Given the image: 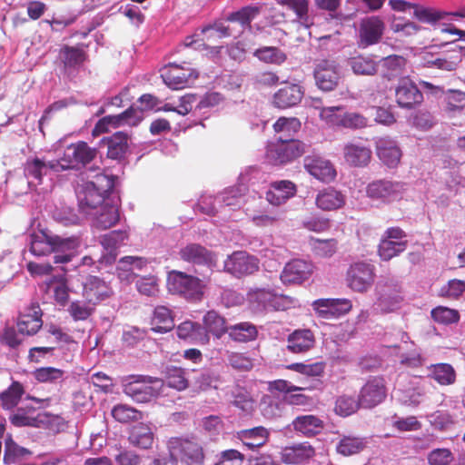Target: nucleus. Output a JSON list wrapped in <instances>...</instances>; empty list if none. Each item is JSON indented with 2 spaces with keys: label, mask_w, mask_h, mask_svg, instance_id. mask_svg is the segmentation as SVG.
Returning <instances> with one entry per match:
<instances>
[{
  "label": "nucleus",
  "mask_w": 465,
  "mask_h": 465,
  "mask_svg": "<svg viewBox=\"0 0 465 465\" xmlns=\"http://www.w3.org/2000/svg\"><path fill=\"white\" fill-rule=\"evenodd\" d=\"M54 233L40 230L30 235V252L35 256H45L53 252Z\"/></svg>",
  "instance_id": "obj_38"
},
{
  "label": "nucleus",
  "mask_w": 465,
  "mask_h": 465,
  "mask_svg": "<svg viewBox=\"0 0 465 465\" xmlns=\"http://www.w3.org/2000/svg\"><path fill=\"white\" fill-rule=\"evenodd\" d=\"M151 325L154 332L165 333L173 330L174 321L171 310L165 306L155 307Z\"/></svg>",
  "instance_id": "obj_41"
},
{
  "label": "nucleus",
  "mask_w": 465,
  "mask_h": 465,
  "mask_svg": "<svg viewBox=\"0 0 465 465\" xmlns=\"http://www.w3.org/2000/svg\"><path fill=\"white\" fill-rule=\"evenodd\" d=\"M94 178L83 181L75 188L79 208L86 215L104 205L105 197L114 187V176L97 173Z\"/></svg>",
  "instance_id": "obj_1"
},
{
  "label": "nucleus",
  "mask_w": 465,
  "mask_h": 465,
  "mask_svg": "<svg viewBox=\"0 0 465 465\" xmlns=\"http://www.w3.org/2000/svg\"><path fill=\"white\" fill-rule=\"evenodd\" d=\"M253 55L260 61L267 64H281L285 62L287 56L278 47L264 46L254 51Z\"/></svg>",
  "instance_id": "obj_58"
},
{
  "label": "nucleus",
  "mask_w": 465,
  "mask_h": 465,
  "mask_svg": "<svg viewBox=\"0 0 465 465\" xmlns=\"http://www.w3.org/2000/svg\"><path fill=\"white\" fill-rule=\"evenodd\" d=\"M307 145L299 141H279L271 145L266 153L268 161L272 164H285L302 156L306 152Z\"/></svg>",
  "instance_id": "obj_9"
},
{
  "label": "nucleus",
  "mask_w": 465,
  "mask_h": 465,
  "mask_svg": "<svg viewBox=\"0 0 465 465\" xmlns=\"http://www.w3.org/2000/svg\"><path fill=\"white\" fill-rule=\"evenodd\" d=\"M205 286L203 280L183 272L173 270L167 276L169 292L180 295L189 302L201 301Z\"/></svg>",
  "instance_id": "obj_5"
},
{
  "label": "nucleus",
  "mask_w": 465,
  "mask_h": 465,
  "mask_svg": "<svg viewBox=\"0 0 465 465\" xmlns=\"http://www.w3.org/2000/svg\"><path fill=\"white\" fill-rule=\"evenodd\" d=\"M176 333L180 339L200 344H206L210 340L209 335L206 334V330L201 324L192 321L180 323L177 326Z\"/></svg>",
  "instance_id": "obj_35"
},
{
  "label": "nucleus",
  "mask_w": 465,
  "mask_h": 465,
  "mask_svg": "<svg viewBox=\"0 0 465 465\" xmlns=\"http://www.w3.org/2000/svg\"><path fill=\"white\" fill-rule=\"evenodd\" d=\"M96 150L85 142H78L68 145L63 155L55 161L59 172L79 169L92 162L96 156Z\"/></svg>",
  "instance_id": "obj_7"
},
{
  "label": "nucleus",
  "mask_w": 465,
  "mask_h": 465,
  "mask_svg": "<svg viewBox=\"0 0 465 465\" xmlns=\"http://www.w3.org/2000/svg\"><path fill=\"white\" fill-rule=\"evenodd\" d=\"M4 462L5 464H15L22 459L31 455V451L17 445L11 437L5 440Z\"/></svg>",
  "instance_id": "obj_56"
},
{
  "label": "nucleus",
  "mask_w": 465,
  "mask_h": 465,
  "mask_svg": "<svg viewBox=\"0 0 465 465\" xmlns=\"http://www.w3.org/2000/svg\"><path fill=\"white\" fill-rule=\"evenodd\" d=\"M24 394V386L18 381H13L12 384L0 394L2 408L7 411L15 409L20 402Z\"/></svg>",
  "instance_id": "obj_54"
},
{
  "label": "nucleus",
  "mask_w": 465,
  "mask_h": 465,
  "mask_svg": "<svg viewBox=\"0 0 465 465\" xmlns=\"http://www.w3.org/2000/svg\"><path fill=\"white\" fill-rule=\"evenodd\" d=\"M278 3L293 11L296 15V18L292 21L293 23L305 29H309L314 25L313 16L309 15L308 0H279Z\"/></svg>",
  "instance_id": "obj_34"
},
{
  "label": "nucleus",
  "mask_w": 465,
  "mask_h": 465,
  "mask_svg": "<svg viewBox=\"0 0 465 465\" xmlns=\"http://www.w3.org/2000/svg\"><path fill=\"white\" fill-rule=\"evenodd\" d=\"M258 269V259L242 251L234 252L224 262V271L235 277L252 274Z\"/></svg>",
  "instance_id": "obj_15"
},
{
  "label": "nucleus",
  "mask_w": 465,
  "mask_h": 465,
  "mask_svg": "<svg viewBox=\"0 0 465 465\" xmlns=\"http://www.w3.org/2000/svg\"><path fill=\"white\" fill-rule=\"evenodd\" d=\"M465 17V14L461 13H447L430 6H427L419 3H415L412 18L420 23L435 25L438 22L447 19L448 16Z\"/></svg>",
  "instance_id": "obj_27"
},
{
  "label": "nucleus",
  "mask_w": 465,
  "mask_h": 465,
  "mask_svg": "<svg viewBox=\"0 0 465 465\" xmlns=\"http://www.w3.org/2000/svg\"><path fill=\"white\" fill-rule=\"evenodd\" d=\"M430 376L441 385H450L455 381V371L451 365L439 363L431 367Z\"/></svg>",
  "instance_id": "obj_61"
},
{
  "label": "nucleus",
  "mask_w": 465,
  "mask_h": 465,
  "mask_svg": "<svg viewBox=\"0 0 465 465\" xmlns=\"http://www.w3.org/2000/svg\"><path fill=\"white\" fill-rule=\"evenodd\" d=\"M407 245L408 242H393L382 236L379 244L378 252L381 260L390 261L404 252Z\"/></svg>",
  "instance_id": "obj_55"
},
{
  "label": "nucleus",
  "mask_w": 465,
  "mask_h": 465,
  "mask_svg": "<svg viewBox=\"0 0 465 465\" xmlns=\"http://www.w3.org/2000/svg\"><path fill=\"white\" fill-rule=\"evenodd\" d=\"M310 245L315 255L322 258L331 257L337 250V242L334 239L322 240L318 238H312Z\"/></svg>",
  "instance_id": "obj_62"
},
{
  "label": "nucleus",
  "mask_w": 465,
  "mask_h": 465,
  "mask_svg": "<svg viewBox=\"0 0 465 465\" xmlns=\"http://www.w3.org/2000/svg\"><path fill=\"white\" fill-rule=\"evenodd\" d=\"M315 338L309 329H299L287 338V350L292 353H304L313 348Z\"/></svg>",
  "instance_id": "obj_32"
},
{
  "label": "nucleus",
  "mask_w": 465,
  "mask_h": 465,
  "mask_svg": "<svg viewBox=\"0 0 465 465\" xmlns=\"http://www.w3.org/2000/svg\"><path fill=\"white\" fill-rule=\"evenodd\" d=\"M228 335L234 341L249 342L256 340L258 329L252 322H242L229 326Z\"/></svg>",
  "instance_id": "obj_44"
},
{
  "label": "nucleus",
  "mask_w": 465,
  "mask_h": 465,
  "mask_svg": "<svg viewBox=\"0 0 465 465\" xmlns=\"http://www.w3.org/2000/svg\"><path fill=\"white\" fill-rule=\"evenodd\" d=\"M54 263L67 264L78 255L81 241L77 236L64 237L54 233Z\"/></svg>",
  "instance_id": "obj_16"
},
{
  "label": "nucleus",
  "mask_w": 465,
  "mask_h": 465,
  "mask_svg": "<svg viewBox=\"0 0 465 465\" xmlns=\"http://www.w3.org/2000/svg\"><path fill=\"white\" fill-rule=\"evenodd\" d=\"M128 239V233L125 230H115L100 238V242L104 248V253L100 258V262L105 264L113 263L117 256V250L125 244Z\"/></svg>",
  "instance_id": "obj_20"
},
{
  "label": "nucleus",
  "mask_w": 465,
  "mask_h": 465,
  "mask_svg": "<svg viewBox=\"0 0 465 465\" xmlns=\"http://www.w3.org/2000/svg\"><path fill=\"white\" fill-rule=\"evenodd\" d=\"M269 435V430L262 426L242 430L237 432V438L249 450H255L265 445L268 441Z\"/></svg>",
  "instance_id": "obj_36"
},
{
  "label": "nucleus",
  "mask_w": 465,
  "mask_h": 465,
  "mask_svg": "<svg viewBox=\"0 0 465 465\" xmlns=\"http://www.w3.org/2000/svg\"><path fill=\"white\" fill-rule=\"evenodd\" d=\"M312 272V265L302 259H294L287 262L281 273V280L285 284L301 283L307 280Z\"/></svg>",
  "instance_id": "obj_23"
},
{
  "label": "nucleus",
  "mask_w": 465,
  "mask_h": 465,
  "mask_svg": "<svg viewBox=\"0 0 465 465\" xmlns=\"http://www.w3.org/2000/svg\"><path fill=\"white\" fill-rule=\"evenodd\" d=\"M316 312L324 319L338 318L351 309L348 299H319L312 303Z\"/></svg>",
  "instance_id": "obj_22"
},
{
  "label": "nucleus",
  "mask_w": 465,
  "mask_h": 465,
  "mask_svg": "<svg viewBox=\"0 0 465 465\" xmlns=\"http://www.w3.org/2000/svg\"><path fill=\"white\" fill-rule=\"evenodd\" d=\"M396 102L402 108L411 109L423 101L422 93L412 82L401 81L395 91Z\"/></svg>",
  "instance_id": "obj_25"
},
{
  "label": "nucleus",
  "mask_w": 465,
  "mask_h": 465,
  "mask_svg": "<svg viewBox=\"0 0 465 465\" xmlns=\"http://www.w3.org/2000/svg\"><path fill=\"white\" fill-rule=\"evenodd\" d=\"M126 279L134 282L136 290L142 295L154 297L159 292V280L154 275L137 277L130 273Z\"/></svg>",
  "instance_id": "obj_48"
},
{
  "label": "nucleus",
  "mask_w": 465,
  "mask_h": 465,
  "mask_svg": "<svg viewBox=\"0 0 465 465\" xmlns=\"http://www.w3.org/2000/svg\"><path fill=\"white\" fill-rule=\"evenodd\" d=\"M301 122L295 117H280L273 124V129L279 134V141H289L300 130Z\"/></svg>",
  "instance_id": "obj_50"
},
{
  "label": "nucleus",
  "mask_w": 465,
  "mask_h": 465,
  "mask_svg": "<svg viewBox=\"0 0 465 465\" xmlns=\"http://www.w3.org/2000/svg\"><path fill=\"white\" fill-rule=\"evenodd\" d=\"M347 64L357 75H374L378 71V64L371 56H352L348 59Z\"/></svg>",
  "instance_id": "obj_46"
},
{
  "label": "nucleus",
  "mask_w": 465,
  "mask_h": 465,
  "mask_svg": "<svg viewBox=\"0 0 465 465\" xmlns=\"http://www.w3.org/2000/svg\"><path fill=\"white\" fill-rule=\"evenodd\" d=\"M367 445L364 438L343 436L336 444L337 453L348 457L362 451Z\"/></svg>",
  "instance_id": "obj_49"
},
{
  "label": "nucleus",
  "mask_w": 465,
  "mask_h": 465,
  "mask_svg": "<svg viewBox=\"0 0 465 465\" xmlns=\"http://www.w3.org/2000/svg\"><path fill=\"white\" fill-rule=\"evenodd\" d=\"M316 7L320 10L327 11L331 19L339 21H349L353 18L355 12L345 14L338 12L341 5V0H314Z\"/></svg>",
  "instance_id": "obj_57"
},
{
  "label": "nucleus",
  "mask_w": 465,
  "mask_h": 465,
  "mask_svg": "<svg viewBox=\"0 0 465 465\" xmlns=\"http://www.w3.org/2000/svg\"><path fill=\"white\" fill-rule=\"evenodd\" d=\"M393 33L403 37H409L416 35L421 27L413 21L404 20L403 18H394L391 25Z\"/></svg>",
  "instance_id": "obj_63"
},
{
  "label": "nucleus",
  "mask_w": 465,
  "mask_h": 465,
  "mask_svg": "<svg viewBox=\"0 0 465 465\" xmlns=\"http://www.w3.org/2000/svg\"><path fill=\"white\" fill-rule=\"evenodd\" d=\"M247 188L245 185L241 184L237 187H232L226 189L221 194L217 195L220 206L229 207L232 210L239 208L242 202V196L244 195Z\"/></svg>",
  "instance_id": "obj_52"
},
{
  "label": "nucleus",
  "mask_w": 465,
  "mask_h": 465,
  "mask_svg": "<svg viewBox=\"0 0 465 465\" xmlns=\"http://www.w3.org/2000/svg\"><path fill=\"white\" fill-rule=\"evenodd\" d=\"M203 329L206 334H213L216 338H221L224 333H228L229 326L226 320L215 311L207 312L203 319Z\"/></svg>",
  "instance_id": "obj_42"
},
{
  "label": "nucleus",
  "mask_w": 465,
  "mask_h": 465,
  "mask_svg": "<svg viewBox=\"0 0 465 465\" xmlns=\"http://www.w3.org/2000/svg\"><path fill=\"white\" fill-rule=\"evenodd\" d=\"M316 204L324 211L336 210L345 204V196L336 189L329 187L318 193Z\"/></svg>",
  "instance_id": "obj_39"
},
{
  "label": "nucleus",
  "mask_w": 465,
  "mask_h": 465,
  "mask_svg": "<svg viewBox=\"0 0 465 465\" xmlns=\"http://www.w3.org/2000/svg\"><path fill=\"white\" fill-rule=\"evenodd\" d=\"M88 215L92 216L94 226L100 230H106L119 221L118 207L114 204H104Z\"/></svg>",
  "instance_id": "obj_33"
},
{
  "label": "nucleus",
  "mask_w": 465,
  "mask_h": 465,
  "mask_svg": "<svg viewBox=\"0 0 465 465\" xmlns=\"http://www.w3.org/2000/svg\"><path fill=\"white\" fill-rule=\"evenodd\" d=\"M377 155L388 167H396L401 157V151L397 143L390 138H380L376 142Z\"/></svg>",
  "instance_id": "obj_30"
},
{
  "label": "nucleus",
  "mask_w": 465,
  "mask_h": 465,
  "mask_svg": "<svg viewBox=\"0 0 465 465\" xmlns=\"http://www.w3.org/2000/svg\"><path fill=\"white\" fill-rule=\"evenodd\" d=\"M139 102L143 106V108L139 109L131 106L122 114L104 116L96 124L94 131L99 133L108 132L109 125L113 127H118L124 124L135 126L143 120V110H156L161 104L157 97L149 94H143L139 98Z\"/></svg>",
  "instance_id": "obj_3"
},
{
  "label": "nucleus",
  "mask_w": 465,
  "mask_h": 465,
  "mask_svg": "<svg viewBox=\"0 0 465 465\" xmlns=\"http://www.w3.org/2000/svg\"><path fill=\"white\" fill-rule=\"evenodd\" d=\"M231 403L245 413H251L254 408V401L250 392L240 385H235L230 391Z\"/></svg>",
  "instance_id": "obj_51"
},
{
  "label": "nucleus",
  "mask_w": 465,
  "mask_h": 465,
  "mask_svg": "<svg viewBox=\"0 0 465 465\" xmlns=\"http://www.w3.org/2000/svg\"><path fill=\"white\" fill-rule=\"evenodd\" d=\"M387 395L384 380L381 377L370 379L361 388L359 395L363 408H373L381 403Z\"/></svg>",
  "instance_id": "obj_18"
},
{
  "label": "nucleus",
  "mask_w": 465,
  "mask_h": 465,
  "mask_svg": "<svg viewBox=\"0 0 465 465\" xmlns=\"http://www.w3.org/2000/svg\"><path fill=\"white\" fill-rule=\"evenodd\" d=\"M374 280L375 268L370 263L355 262L347 271L348 286L355 292H367L373 284Z\"/></svg>",
  "instance_id": "obj_11"
},
{
  "label": "nucleus",
  "mask_w": 465,
  "mask_h": 465,
  "mask_svg": "<svg viewBox=\"0 0 465 465\" xmlns=\"http://www.w3.org/2000/svg\"><path fill=\"white\" fill-rule=\"evenodd\" d=\"M405 183L391 180H377L370 183L366 187V194L374 201L389 203L401 198Z\"/></svg>",
  "instance_id": "obj_10"
},
{
  "label": "nucleus",
  "mask_w": 465,
  "mask_h": 465,
  "mask_svg": "<svg viewBox=\"0 0 465 465\" xmlns=\"http://www.w3.org/2000/svg\"><path fill=\"white\" fill-rule=\"evenodd\" d=\"M123 391L134 401L147 403L163 393L164 381L148 375H131L122 381Z\"/></svg>",
  "instance_id": "obj_2"
},
{
  "label": "nucleus",
  "mask_w": 465,
  "mask_h": 465,
  "mask_svg": "<svg viewBox=\"0 0 465 465\" xmlns=\"http://www.w3.org/2000/svg\"><path fill=\"white\" fill-rule=\"evenodd\" d=\"M303 90L299 84H286L273 95V105L280 109H287L299 104L303 97Z\"/></svg>",
  "instance_id": "obj_26"
},
{
  "label": "nucleus",
  "mask_w": 465,
  "mask_h": 465,
  "mask_svg": "<svg viewBox=\"0 0 465 465\" xmlns=\"http://www.w3.org/2000/svg\"><path fill=\"white\" fill-rule=\"evenodd\" d=\"M42 310L38 303H32L25 308L17 322L18 333L28 336L35 334L42 327Z\"/></svg>",
  "instance_id": "obj_21"
},
{
  "label": "nucleus",
  "mask_w": 465,
  "mask_h": 465,
  "mask_svg": "<svg viewBox=\"0 0 465 465\" xmlns=\"http://www.w3.org/2000/svg\"><path fill=\"white\" fill-rule=\"evenodd\" d=\"M162 77L166 85L172 89L178 90L192 84L198 77V73L189 67L170 64L162 74Z\"/></svg>",
  "instance_id": "obj_19"
},
{
  "label": "nucleus",
  "mask_w": 465,
  "mask_h": 465,
  "mask_svg": "<svg viewBox=\"0 0 465 465\" xmlns=\"http://www.w3.org/2000/svg\"><path fill=\"white\" fill-rule=\"evenodd\" d=\"M94 304L88 301H74L68 306V312L74 321H85L94 312Z\"/></svg>",
  "instance_id": "obj_59"
},
{
  "label": "nucleus",
  "mask_w": 465,
  "mask_h": 465,
  "mask_svg": "<svg viewBox=\"0 0 465 465\" xmlns=\"http://www.w3.org/2000/svg\"><path fill=\"white\" fill-rule=\"evenodd\" d=\"M107 145V155L111 159L119 160L124 157L128 149V136L123 132H117L104 139Z\"/></svg>",
  "instance_id": "obj_43"
},
{
  "label": "nucleus",
  "mask_w": 465,
  "mask_h": 465,
  "mask_svg": "<svg viewBox=\"0 0 465 465\" xmlns=\"http://www.w3.org/2000/svg\"><path fill=\"white\" fill-rule=\"evenodd\" d=\"M167 447L172 460L187 465H199L203 460V450L193 439L173 437L168 440Z\"/></svg>",
  "instance_id": "obj_6"
},
{
  "label": "nucleus",
  "mask_w": 465,
  "mask_h": 465,
  "mask_svg": "<svg viewBox=\"0 0 465 465\" xmlns=\"http://www.w3.org/2000/svg\"><path fill=\"white\" fill-rule=\"evenodd\" d=\"M183 262L193 265H203L213 270L217 263L216 255L199 243H189L178 252Z\"/></svg>",
  "instance_id": "obj_17"
},
{
  "label": "nucleus",
  "mask_w": 465,
  "mask_h": 465,
  "mask_svg": "<svg viewBox=\"0 0 465 465\" xmlns=\"http://www.w3.org/2000/svg\"><path fill=\"white\" fill-rule=\"evenodd\" d=\"M111 294L108 285L96 276H90L84 283L83 296L91 304L96 305L105 300Z\"/></svg>",
  "instance_id": "obj_29"
},
{
  "label": "nucleus",
  "mask_w": 465,
  "mask_h": 465,
  "mask_svg": "<svg viewBox=\"0 0 465 465\" xmlns=\"http://www.w3.org/2000/svg\"><path fill=\"white\" fill-rule=\"evenodd\" d=\"M303 164L307 172L318 180L329 182L336 176V172L331 162L320 155L306 156Z\"/></svg>",
  "instance_id": "obj_24"
},
{
  "label": "nucleus",
  "mask_w": 465,
  "mask_h": 465,
  "mask_svg": "<svg viewBox=\"0 0 465 465\" xmlns=\"http://www.w3.org/2000/svg\"><path fill=\"white\" fill-rule=\"evenodd\" d=\"M10 422L15 427H39L43 422L40 415L35 416V408L20 407L9 416Z\"/></svg>",
  "instance_id": "obj_40"
},
{
  "label": "nucleus",
  "mask_w": 465,
  "mask_h": 465,
  "mask_svg": "<svg viewBox=\"0 0 465 465\" xmlns=\"http://www.w3.org/2000/svg\"><path fill=\"white\" fill-rule=\"evenodd\" d=\"M251 309L255 312L285 311L296 305L297 301L290 296L278 294L271 289L255 288L247 293Z\"/></svg>",
  "instance_id": "obj_4"
},
{
  "label": "nucleus",
  "mask_w": 465,
  "mask_h": 465,
  "mask_svg": "<svg viewBox=\"0 0 465 465\" xmlns=\"http://www.w3.org/2000/svg\"><path fill=\"white\" fill-rule=\"evenodd\" d=\"M33 375L39 382L54 383L64 379V371L54 367H41L36 369Z\"/></svg>",
  "instance_id": "obj_64"
},
{
  "label": "nucleus",
  "mask_w": 465,
  "mask_h": 465,
  "mask_svg": "<svg viewBox=\"0 0 465 465\" xmlns=\"http://www.w3.org/2000/svg\"><path fill=\"white\" fill-rule=\"evenodd\" d=\"M343 155L350 165L362 167L371 161V151L361 142H350L344 145Z\"/></svg>",
  "instance_id": "obj_31"
},
{
  "label": "nucleus",
  "mask_w": 465,
  "mask_h": 465,
  "mask_svg": "<svg viewBox=\"0 0 465 465\" xmlns=\"http://www.w3.org/2000/svg\"><path fill=\"white\" fill-rule=\"evenodd\" d=\"M341 70L332 60H322L316 64L314 78L316 85L324 92L334 90L341 80Z\"/></svg>",
  "instance_id": "obj_14"
},
{
  "label": "nucleus",
  "mask_w": 465,
  "mask_h": 465,
  "mask_svg": "<svg viewBox=\"0 0 465 465\" xmlns=\"http://www.w3.org/2000/svg\"><path fill=\"white\" fill-rule=\"evenodd\" d=\"M129 442L142 449H148L153 442V433L152 428L144 423H139L133 427Z\"/></svg>",
  "instance_id": "obj_47"
},
{
  "label": "nucleus",
  "mask_w": 465,
  "mask_h": 465,
  "mask_svg": "<svg viewBox=\"0 0 465 465\" xmlns=\"http://www.w3.org/2000/svg\"><path fill=\"white\" fill-rule=\"evenodd\" d=\"M294 430L305 436H312L322 428V421L314 415L299 416L292 421Z\"/></svg>",
  "instance_id": "obj_53"
},
{
  "label": "nucleus",
  "mask_w": 465,
  "mask_h": 465,
  "mask_svg": "<svg viewBox=\"0 0 465 465\" xmlns=\"http://www.w3.org/2000/svg\"><path fill=\"white\" fill-rule=\"evenodd\" d=\"M262 11L261 5H246L238 11L230 13L226 21L239 23L242 29L251 28V23L255 19Z\"/></svg>",
  "instance_id": "obj_45"
},
{
  "label": "nucleus",
  "mask_w": 465,
  "mask_h": 465,
  "mask_svg": "<svg viewBox=\"0 0 465 465\" xmlns=\"http://www.w3.org/2000/svg\"><path fill=\"white\" fill-rule=\"evenodd\" d=\"M50 171L59 173L55 164V161H45L40 157H30L24 164V174L27 180L30 189H35L42 183L44 176L47 175Z\"/></svg>",
  "instance_id": "obj_13"
},
{
  "label": "nucleus",
  "mask_w": 465,
  "mask_h": 465,
  "mask_svg": "<svg viewBox=\"0 0 465 465\" xmlns=\"http://www.w3.org/2000/svg\"><path fill=\"white\" fill-rule=\"evenodd\" d=\"M296 193V185L289 180L275 181L271 183L270 189L266 193L267 201L275 206L284 203Z\"/></svg>",
  "instance_id": "obj_28"
},
{
  "label": "nucleus",
  "mask_w": 465,
  "mask_h": 465,
  "mask_svg": "<svg viewBox=\"0 0 465 465\" xmlns=\"http://www.w3.org/2000/svg\"><path fill=\"white\" fill-rule=\"evenodd\" d=\"M314 449L308 443L287 447L282 451L281 459L287 464H300L314 456Z\"/></svg>",
  "instance_id": "obj_37"
},
{
  "label": "nucleus",
  "mask_w": 465,
  "mask_h": 465,
  "mask_svg": "<svg viewBox=\"0 0 465 465\" xmlns=\"http://www.w3.org/2000/svg\"><path fill=\"white\" fill-rule=\"evenodd\" d=\"M60 57L66 70L81 65L84 61V52L76 47L65 46L61 50Z\"/></svg>",
  "instance_id": "obj_60"
},
{
  "label": "nucleus",
  "mask_w": 465,
  "mask_h": 465,
  "mask_svg": "<svg viewBox=\"0 0 465 465\" xmlns=\"http://www.w3.org/2000/svg\"><path fill=\"white\" fill-rule=\"evenodd\" d=\"M377 302L375 310L390 313L400 309L403 302L401 287L396 280H384L376 286Z\"/></svg>",
  "instance_id": "obj_8"
},
{
  "label": "nucleus",
  "mask_w": 465,
  "mask_h": 465,
  "mask_svg": "<svg viewBox=\"0 0 465 465\" xmlns=\"http://www.w3.org/2000/svg\"><path fill=\"white\" fill-rule=\"evenodd\" d=\"M385 25L379 16H370L361 19L358 29L357 45L365 49L378 44L383 35Z\"/></svg>",
  "instance_id": "obj_12"
}]
</instances>
